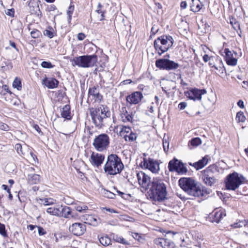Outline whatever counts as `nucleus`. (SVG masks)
I'll list each match as a JSON object with an SVG mask.
<instances>
[{"instance_id":"f257e3e1","label":"nucleus","mask_w":248,"mask_h":248,"mask_svg":"<svg viewBox=\"0 0 248 248\" xmlns=\"http://www.w3.org/2000/svg\"><path fill=\"white\" fill-rule=\"evenodd\" d=\"M180 187L188 195L199 198L206 199L212 190L198 183L190 177L181 178L178 181Z\"/></svg>"},{"instance_id":"f03ea898","label":"nucleus","mask_w":248,"mask_h":248,"mask_svg":"<svg viewBox=\"0 0 248 248\" xmlns=\"http://www.w3.org/2000/svg\"><path fill=\"white\" fill-rule=\"evenodd\" d=\"M147 192L148 198L155 202H161L167 199V186L164 181L157 177L153 178Z\"/></svg>"},{"instance_id":"7ed1b4c3","label":"nucleus","mask_w":248,"mask_h":248,"mask_svg":"<svg viewBox=\"0 0 248 248\" xmlns=\"http://www.w3.org/2000/svg\"><path fill=\"white\" fill-rule=\"evenodd\" d=\"M124 166L121 158L116 154H111L107 156L104 170L107 176H115L120 174Z\"/></svg>"},{"instance_id":"20e7f679","label":"nucleus","mask_w":248,"mask_h":248,"mask_svg":"<svg viewBox=\"0 0 248 248\" xmlns=\"http://www.w3.org/2000/svg\"><path fill=\"white\" fill-rule=\"evenodd\" d=\"M92 122L97 128H102L104 126V120L109 117L110 112L107 106L100 105L96 108L89 109Z\"/></svg>"},{"instance_id":"39448f33","label":"nucleus","mask_w":248,"mask_h":248,"mask_svg":"<svg viewBox=\"0 0 248 248\" xmlns=\"http://www.w3.org/2000/svg\"><path fill=\"white\" fill-rule=\"evenodd\" d=\"M174 43L173 37L169 34L162 35L154 42V46L159 56L168 51Z\"/></svg>"},{"instance_id":"423d86ee","label":"nucleus","mask_w":248,"mask_h":248,"mask_svg":"<svg viewBox=\"0 0 248 248\" xmlns=\"http://www.w3.org/2000/svg\"><path fill=\"white\" fill-rule=\"evenodd\" d=\"M245 180V178L242 174L236 172L228 174L225 180L224 183L226 189L235 190L242 184Z\"/></svg>"},{"instance_id":"0eeeda50","label":"nucleus","mask_w":248,"mask_h":248,"mask_svg":"<svg viewBox=\"0 0 248 248\" xmlns=\"http://www.w3.org/2000/svg\"><path fill=\"white\" fill-rule=\"evenodd\" d=\"M97 62V56L95 54L82 55L75 57L72 61L73 65L80 67L88 68L94 66Z\"/></svg>"},{"instance_id":"6e6552de","label":"nucleus","mask_w":248,"mask_h":248,"mask_svg":"<svg viewBox=\"0 0 248 248\" xmlns=\"http://www.w3.org/2000/svg\"><path fill=\"white\" fill-rule=\"evenodd\" d=\"M219 171L218 167L215 164L211 165L202 171V179L204 183L208 186H212L217 181L215 175Z\"/></svg>"},{"instance_id":"1a4fd4ad","label":"nucleus","mask_w":248,"mask_h":248,"mask_svg":"<svg viewBox=\"0 0 248 248\" xmlns=\"http://www.w3.org/2000/svg\"><path fill=\"white\" fill-rule=\"evenodd\" d=\"M170 55L167 54L165 58L159 59L155 61L156 67L160 70L167 71L174 70L177 69L180 66L179 64L174 61L169 60Z\"/></svg>"},{"instance_id":"9d476101","label":"nucleus","mask_w":248,"mask_h":248,"mask_svg":"<svg viewBox=\"0 0 248 248\" xmlns=\"http://www.w3.org/2000/svg\"><path fill=\"white\" fill-rule=\"evenodd\" d=\"M110 139L109 136L105 133L101 134L95 137L93 145L98 152L106 150L108 147Z\"/></svg>"},{"instance_id":"9b49d317","label":"nucleus","mask_w":248,"mask_h":248,"mask_svg":"<svg viewBox=\"0 0 248 248\" xmlns=\"http://www.w3.org/2000/svg\"><path fill=\"white\" fill-rule=\"evenodd\" d=\"M168 168L170 172L175 171L180 175L185 174L187 171L185 165L182 161L176 158H174L169 161Z\"/></svg>"},{"instance_id":"f8f14e48","label":"nucleus","mask_w":248,"mask_h":248,"mask_svg":"<svg viewBox=\"0 0 248 248\" xmlns=\"http://www.w3.org/2000/svg\"><path fill=\"white\" fill-rule=\"evenodd\" d=\"M142 169H148L153 173H157L159 170L158 162L152 158L143 157V160L140 163Z\"/></svg>"},{"instance_id":"ddd939ff","label":"nucleus","mask_w":248,"mask_h":248,"mask_svg":"<svg viewBox=\"0 0 248 248\" xmlns=\"http://www.w3.org/2000/svg\"><path fill=\"white\" fill-rule=\"evenodd\" d=\"M137 179L139 185L143 188L147 189L151 185L152 180L150 177L143 171H140L137 173Z\"/></svg>"},{"instance_id":"4468645a","label":"nucleus","mask_w":248,"mask_h":248,"mask_svg":"<svg viewBox=\"0 0 248 248\" xmlns=\"http://www.w3.org/2000/svg\"><path fill=\"white\" fill-rule=\"evenodd\" d=\"M206 92V90L204 89H199L194 88L190 90L189 92H187L186 94L188 95H186L190 100H200L202 99V95L205 94Z\"/></svg>"},{"instance_id":"2eb2a0df","label":"nucleus","mask_w":248,"mask_h":248,"mask_svg":"<svg viewBox=\"0 0 248 248\" xmlns=\"http://www.w3.org/2000/svg\"><path fill=\"white\" fill-rule=\"evenodd\" d=\"M91 96L93 97V100H94L95 102L100 103L103 100V95L100 93L99 89L95 86L90 87L88 90V103Z\"/></svg>"},{"instance_id":"dca6fc26","label":"nucleus","mask_w":248,"mask_h":248,"mask_svg":"<svg viewBox=\"0 0 248 248\" xmlns=\"http://www.w3.org/2000/svg\"><path fill=\"white\" fill-rule=\"evenodd\" d=\"M69 231L74 235L81 236L86 232V226L81 223H74L70 226Z\"/></svg>"},{"instance_id":"f3484780","label":"nucleus","mask_w":248,"mask_h":248,"mask_svg":"<svg viewBox=\"0 0 248 248\" xmlns=\"http://www.w3.org/2000/svg\"><path fill=\"white\" fill-rule=\"evenodd\" d=\"M143 98V94L141 92L136 91L128 95L126 97V101L131 105H136L139 104Z\"/></svg>"},{"instance_id":"a211bd4d","label":"nucleus","mask_w":248,"mask_h":248,"mask_svg":"<svg viewBox=\"0 0 248 248\" xmlns=\"http://www.w3.org/2000/svg\"><path fill=\"white\" fill-rule=\"evenodd\" d=\"M105 158V156L103 154L93 152L90 160L93 166L98 168L103 164Z\"/></svg>"},{"instance_id":"6ab92c4d","label":"nucleus","mask_w":248,"mask_h":248,"mask_svg":"<svg viewBox=\"0 0 248 248\" xmlns=\"http://www.w3.org/2000/svg\"><path fill=\"white\" fill-rule=\"evenodd\" d=\"M134 113L132 111H128L126 107H122L121 110V118L124 123H132Z\"/></svg>"},{"instance_id":"aec40b11","label":"nucleus","mask_w":248,"mask_h":248,"mask_svg":"<svg viewBox=\"0 0 248 248\" xmlns=\"http://www.w3.org/2000/svg\"><path fill=\"white\" fill-rule=\"evenodd\" d=\"M224 53H225V60L227 64L231 66L236 65L237 61V59L233 58V54L229 49L227 48H225Z\"/></svg>"},{"instance_id":"412c9836","label":"nucleus","mask_w":248,"mask_h":248,"mask_svg":"<svg viewBox=\"0 0 248 248\" xmlns=\"http://www.w3.org/2000/svg\"><path fill=\"white\" fill-rule=\"evenodd\" d=\"M81 220L84 221L85 223L94 226H97L98 224V218L92 215H83L81 216Z\"/></svg>"},{"instance_id":"4be33fe9","label":"nucleus","mask_w":248,"mask_h":248,"mask_svg":"<svg viewBox=\"0 0 248 248\" xmlns=\"http://www.w3.org/2000/svg\"><path fill=\"white\" fill-rule=\"evenodd\" d=\"M209 159V155H206L196 162L193 163H189V165L194 167L196 170H199L207 164Z\"/></svg>"},{"instance_id":"5701e85b","label":"nucleus","mask_w":248,"mask_h":248,"mask_svg":"<svg viewBox=\"0 0 248 248\" xmlns=\"http://www.w3.org/2000/svg\"><path fill=\"white\" fill-rule=\"evenodd\" d=\"M224 212L221 210H215L210 215V219L212 222L218 223L222 218L223 216H225Z\"/></svg>"},{"instance_id":"b1692460","label":"nucleus","mask_w":248,"mask_h":248,"mask_svg":"<svg viewBox=\"0 0 248 248\" xmlns=\"http://www.w3.org/2000/svg\"><path fill=\"white\" fill-rule=\"evenodd\" d=\"M43 84L46 86L48 89H54L58 87L59 81L55 78H45L42 80Z\"/></svg>"},{"instance_id":"393cba45","label":"nucleus","mask_w":248,"mask_h":248,"mask_svg":"<svg viewBox=\"0 0 248 248\" xmlns=\"http://www.w3.org/2000/svg\"><path fill=\"white\" fill-rule=\"evenodd\" d=\"M60 214L59 217H63L66 218L70 219V216L71 215L72 209L67 206H61L60 207Z\"/></svg>"},{"instance_id":"a878e982","label":"nucleus","mask_w":248,"mask_h":248,"mask_svg":"<svg viewBox=\"0 0 248 248\" xmlns=\"http://www.w3.org/2000/svg\"><path fill=\"white\" fill-rule=\"evenodd\" d=\"M203 6L200 0H191L190 3V11L197 13L200 11Z\"/></svg>"},{"instance_id":"bb28decb","label":"nucleus","mask_w":248,"mask_h":248,"mask_svg":"<svg viewBox=\"0 0 248 248\" xmlns=\"http://www.w3.org/2000/svg\"><path fill=\"white\" fill-rule=\"evenodd\" d=\"M61 116L67 120H71L72 119L71 108L69 105H65L63 107L61 111Z\"/></svg>"},{"instance_id":"cd10ccee","label":"nucleus","mask_w":248,"mask_h":248,"mask_svg":"<svg viewBox=\"0 0 248 248\" xmlns=\"http://www.w3.org/2000/svg\"><path fill=\"white\" fill-rule=\"evenodd\" d=\"M40 176L37 174L28 175V181L30 184H37L40 182Z\"/></svg>"},{"instance_id":"c85d7f7f","label":"nucleus","mask_w":248,"mask_h":248,"mask_svg":"<svg viewBox=\"0 0 248 248\" xmlns=\"http://www.w3.org/2000/svg\"><path fill=\"white\" fill-rule=\"evenodd\" d=\"M99 242L104 246H108L111 244V240L108 235L106 234L99 237Z\"/></svg>"},{"instance_id":"c756f323","label":"nucleus","mask_w":248,"mask_h":248,"mask_svg":"<svg viewBox=\"0 0 248 248\" xmlns=\"http://www.w3.org/2000/svg\"><path fill=\"white\" fill-rule=\"evenodd\" d=\"M74 209L80 213L84 212L88 209L87 206L81 204L79 202L78 203H75L73 204Z\"/></svg>"},{"instance_id":"7c9ffc66","label":"nucleus","mask_w":248,"mask_h":248,"mask_svg":"<svg viewBox=\"0 0 248 248\" xmlns=\"http://www.w3.org/2000/svg\"><path fill=\"white\" fill-rule=\"evenodd\" d=\"M113 240L116 242L124 245H129V243L126 241L122 236L118 234L113 233L112 234Z\"/></svg>"},{"instance_id":"2f4dec72","label":"nucleus","mask_w":248,"mask_h":248,"mask_svg":"<svg viewBox=\"0 0 248 248\" xmlns=\"http://www.w3.org/2000/svg\"><path fill=\"white\" fill-rule=\"evenodd\" d=\"M230 23L231 24L234 30L237 31L238 30H241L240 23L234 17L232 16L230 18Z\"/></svg>"},{"instance_id":"473e14b6","label":"nucleus","mask_w":248,"mask_h":248,"mask_svg":"<svg viewBox=\"0 0 248 248\" xmlns=\"http://www.w3.org/2000/svg\"><path fill=\"white\" fill-rule=\"evenodd\" d=\"M13 68V64L10 60L5 61L2 62L1 65V69L3 71L10 70Z\"/></svg>"},{"instance_id":"72a5a7b5","label":"nucleus","mask_w":248,"mask_h":248,"mask_svg":"<svg viewBox=\"0 0 248 248\" xmlns=\"http://www.w3.org/2000/svg\"><path fill=\"white\" fill-rule=\"evenodd\" d=\"M60 207L55 208V207H49L46 210V212L51 215L56 216L59 217L60 211Z\"/></svg>"},{"instance_id":"f704fd0d","label":"nucleus","mask_w":248,"mask_h":248,"mask_svg":"<svg viewBox=\"0 0 248 248\" xmlns=\"http://www.w3.org/2000/svg\"><path fill=\"white\" fill-rule=\"evenodd\" d=\"M44 34L47 36L49 38H52L54 36V31L53 28L51 26H48L44 31Z\"/></svg>"},{"instance_id":"c9c22d12","label":"nucleus","mask_w":248,"mask_h":248,"mask_svg":"<svg viewBox=\"0 0 248 248\" xmlns=\"http://www.w3.org/2000/svg\"><path fill=\"white\" fill-rule=\"evenodd\" d=\"M202 144V140L199 137L193 138L188 142V145L197 147Z\"/></svg>"},{"instance_id":"e433bc0d","label":"nucleus","mask_w":248,"mask_h":248,"mask_svg":"<svg viewBox=\"0 0 248 248\" xmlns=\"http://www.w3.org/2000/svg\"><path fill=\"white\" fill-rule=\"evenodd\" d=\"M36 200L39 201L40 204L45 205H49L54 203L53 200L51 199L36 198Z\"/></svg>"},{"instance_id":"4c0bfd02","label":"nucleus","mask_w":248,"mask_h":248,"mask_svg":"<svg viewBox=\"0 0 248 248\" xmlns=\"http://www.w3.org/2000/svg\"><path fill=\"white\" fill-rule=\"evenodd\" d=\"M163 243V248H175L174 243L171 240L167 238H164Z\"/></svg>"},{"instance_id":"58836bf2","label":"nucleus","mask_w":248,"mask_h":248,"mask_svg":"<svg viewBox=\"0 0 248 248\" xmlns=\"http://www.w3.org/2000/svg\"><path fill=\"white\" fill-rule=\"evenodd\" d=\"M246 117L243 112L240 111H238L236 116L235 120L238 123H243L246 121Z\"/></svg>"},{"instance_id":"ea45409f","label":"nucleus","mask_w":248,"mask_h":248,"mask_svg":"<svg viewBox=\"0 0 248 248\" xmlns=\"http://www.w3.org/2000/svg\"><path fill=\"white\" fill-rule=\"evenodd\" d=\"M137 138V134L133 131H131L129 135H125L124 136V138L126 141L128 140L131 142L136 140Z\"/></svg>"},{"instance_id":"a19ab883","label":"nucleus","mask_w":248,"mask_h":248,"mask_svg":"<svg viewBox=\"0 0 248 248\" xmlns=\"http://www.w3.org/2000/svg\"><path fill=\"white\" fill-rule=\"evenodd\" d=\"M13 86L17 90L20 91L22 89L21 81L20 78L16 77L13 83Z\"/></svg>"},{"instance_id":"79ce46f5","label":"nucleus","mask_w":248,"mask_h":248,"mask_svg":"<svg viewBox=\"0 0 248 248\" xmlns=\"http://www.w3.org/2000/svg\"><path fill=\"white\" fill-rule=\"evenodd\" d=\"M74 10V5L72 4V3L71 2L70 5L68 8V9L67 11V14L68 15V22L70 23L72 19V16Z\"/></svg>"},{"instance_id":"37998d69","label":"nucleus","mask_w":248,"mask_h":248,"mask_svg":"<svg viewBox=\"0 0 248 248\" xmlns=\"http://www.w3.org/2000/svg\"><path fill=\"white\" fill-rule=\"evenodd\" d=\"M24 148H26L28 150V152L29 153L31 156L32 158L33 161L35 163L38 162V160L37 158V156L31 151V149L28 146H27L26 145H25Z\"/></svg>"},{"instance_id":"c03bdc74","label":"nucleus","mask_w":248,"mask_h":248,"mask_svg":"<svg viewBox=\"0 0 248 248\" xmlns=\"http://www.w3.org/2000/svg\"><path fill=\"white\" fill-rule=\"evenodd\" d=\"M15 149L16 150L17 153L19 155H25V153L23 151V148L22 145H21V144H19V143L16 144L15 145Z\"/></svg>"},{"instance_id":"a18cd8bd","label":"nucleus","mask_w":248,"mask_h":248,"mask_svg":"<svg viewBox=\"0 0 248 248\" xmlns=\"http://www.w3.org/2000/svg\"><path fill=\"white\" fill-rule=\"evenodd\" d=\"M41 66L44 68H52L55 65H53L51 62L43 61L41 64Z\"/></svg>"},{"instance_id":"49530a36","label":"nucleus","mask_w":248,"mask_h":248,"mask_svg":"<svg viewBox=\"0 0 248 248\" xmlns=\"http://www.w3.org/2000/svg\"><path fill=\"white\" fill-rule=\"evenodd\" d=\"M41 34V32L38 30H33L31 32V36L34 39L38 38Z\"/></svg>"},{"instance_id":"de8ad7c7","label":"nucleus","mask_w":248,"mask_h":248,"mask_svg":"<svg viewBox=\"0 0 248 248\" xmlns=\"http://www.w3.org/2000/svg\"><path fill=\"white\" fill-rule=\"evenodd\" d=\"M104 194L106 197L109 199H114L115 197V194L107 190H104Z\"/></svg>"},{"instance_id":"09e8293b","label":"nucleus","mask_w":248,"mask_h":248,"mask_svg":"<svg viewBox=\"0 0 248 248\" xmlns=\"http://www.w3.org/2000/svg\"><path fill=\"white\" fill-rule=\"evenodd\" d=\"M164 238H157L154 240L155 243L157 245H160L163 248V243Z\"/></svg>"},{"instance_id":"8fccbe9b","label":"nucleus","mask_w":248,"mask_h":248,"mask_svg":"<svg viewBox=\"0 0 248 248\" xmlns=\"http://www.w3.org/2000/svg\"><path fill=\"white\" fill-rule=\"evenodd\" d=\"M9 129H10V127L8 125V124H6L5 123H3L2 122L0 121V130H3V131H8L9 130Z\"/></svg>"},{"instance_id":"3c124183","label":"nucleus","mask_w":248,"mask_h":248,"mask_svg":"<svg viewBox=\"0 0 248 248\" xmlns=\"http://www.w3.org/2000/svg\"><path fill=\"white\" fill-rule=\"evenodd\" d=\"M163 146L164 152L167 153L169 150V142L167 140H163Z\"/></svg>"},{"instance_id":"603ef678","label":"nucleus","mask_w":248,"mask_h":248,"mask_svg":"<svg viewBox=\"0 0 248 248\" xmlns=\"http://www.w3.org/2000/svg\"><path fill=\"white\" fill-rule=\"evenodd\" d=\"M70 218H73L75 220H77L79 219H81V217H80L77 212L72 211Z\"/></svg>"},{"instance_id":"864d4df0","label":"nucleus","mask_w":248,"mask_h":248,"mask_svg":"<svg viewBox=\"0 0 248 248\" xmlns=\"http://www.w3.org/2000/svg\"><path fill=\"white\" fill-rule=\"evenodd\" d=\"M243 226H244V220L234 223L232 225V226L234 228H241Z\"/></svg>"},{"instance_id":"5fc2aeb1","label":"nucleus","mask_w":248,"mask_h":248,"mask_svg":"<svg viewBox=\"0 0 248 248\" xmlns=\"http://www.w3.org/2000/svg\"><path fill=\"white\" fill-rule=\"evenodd\" d=\"M131 131L132 130L131 127L126 126H123L121 130V132H124L126 133H130Z\"/></svg>"},{"instance_id":"6e6d98bb","label":"nucleus","mask_w":248,"mask_h":248,"mask_svg":"<svg viewBox=\"0 0 248 248\" xmlns=\"http://www.w3.org/2000/svg\"><path fill=\"white\" fill-rule=\"evenodd\" d=\"M38 232L39 235H43L46 233V231H45L44 228L41 226H38Z\"/></svg>"},{"instance_id":"4d7b16f0","label":"nucleus","mask_w":248,"mask_h":248,"mask_svg":"<svg viewBox=\"0 0 248 248\" xmlns=\"http://www.w3.org/2000/svg\"><path fill=\"white\" fill-rule=\"evenodd\" d=\"M202 59L205 62H207L210 60L213 59L214 57L213 56H209V55L207 54H205L203 56Z\"/></svg>"},{"instance_id":"13d9d810","label":"nucleus","mask_w":248,"mask_h":248,"mask_svg":"<svg viewBox=\"0 0 248 248\" xmlns=\"http://www.w3.org/2000/svg\"><path fill=\"white\" fill-rule=\"evenodd\" d=\"M23 192L19 191L18 194V195H17L19 201L21 202H25V198L23 196Z\"/></svg>"},{"instance_id":"bf43d9fd","label":"nucleus","mask_w":248,"mask_h":248,"mask_svg":"<svg viewBox=\"0 0 248 248\" xmlns=\"http://www.w3.org/2000/svg\"><path fill=\"white\" fill-rule=\"evenodd\" d=\"M14 14H15V10L14 8L8 9L7 12L6 13V14L7 16H9L11 17H14Z\"/></svg>"},{"instance_id":"052dcab7","label":"nucleus","mask_w":248,"mask_h":248,"mask_svg":"<svg viewBox=\"0 0 248 248\" xmlns=\"http://www.w3.org/2000/svg\"><path fill=\"white\" fill-rule=\"evenodd\" d=\"M187 106V103L185 102H181L178 105V108L180 110L184 109Z\"/></svg>"},{"instance_id":"680f3d73","label":"nucleus","mask_w":248,"mask_h":248,"mask_svg":"<svg viewBox=\"0 0 248 248\" xmlns=\"http://www.w3.org/2000/svg\"><path fill=\"white\" fill-rule=\"evenodd\" d=\"M86 37V35L82 32L78 33L77 35L78 39L79 41L83 40Z\"/></svg>"},{"instance_id":"e2e57ef3","label":"nucleus","mask_w":248,"mask_h":248,"mask_svg":"<svg viewBox=\"0 0 248 248\" xmlns=\"http://www.w3.org/2000/svg\"><path fill=\"white\" fill-rule=\"evenodd\" d=\"M158 29H155L154 26H153L151 30L150 37H151L152 35H155L158 32Z\"/></svg>"},{"instance_id":"0e129e2a","label":"nucleus","mask_w":248,"mask_h":248,"mask_svg":"<svg viewBox=\"0 0 248 248\" xmlns=\"http://www.w3.org/2000/svg\"><path fill=\"white\" fill-rule=\"evenodd\" d=\"M138 89L139 90H140V91H142L143 92L144 90L147 91V89H148V87L145 86L143 84H140L138 87Z\"/></svg>"},{"instance_id":"69168bd1","label":"nucleus","mask_w":248,"mask_h":248,"mask_svg":"<svg viewBox=\"0 0 248 248\" xmlns=\"http://www.w3.org/2000/svg\"><path fill=\"white\" fill-rule=\"evenodd\" d=\"M9 44L10 45L13 47V48H14L17 52L19 51V49H18V48L16 47V44L13 42V41H12L11 40H10L9 41Z\"/></svg>"},{"instance_id":"338daca9","label":"nucleus","mask_w":248,"mask_h":248,"mask_svg":"<svg viewBox=\"0 0 248 248\" xmlns=\"http://www.w3.org/2000/svg\"><path fill=\"white\" fill-rule=\"evenodd\" d=\"M132 236L133 237V238L134 239H135L136 240H137L138 241H140V238H141V236L140 235V234H139L138 233H137V232L133 233Z\"/></svg>"},{"instance_id":"774afa93","label":"nucleus","mask_w":248,"mask_h":248,"mask_svg":"<svg viewBox=\"0 0 248 248\" xmlns=\"http://www.w3.org/2000/svg\"><path fill=\"white\" fill-rule=\"evenodd\" d=\"M56 9V6L54 4L50 5L47 8V10L49 12L53 11Z\"/></svg>"}]
</instances>
